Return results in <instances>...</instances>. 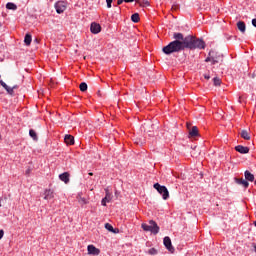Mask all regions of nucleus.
Here are the masks:
<instances>
[{
    "mask_svg": "<svg viewBox=\"0 0 256 256\" xmlns=\"http://www.w3.org/2000/svg\"><path fill=\"white\" fill-rule=\"evenodd\" d=\"M0 27H1V23H0Z\"/></svg>",
    "mask_w": 256,
    "mask_h": 256,
    "instance_id": "obj_43",
    "label": "nucleus"
},
{
    "mask_svg": "<svg viewBox=\"0 0 256 256\" xmlns=\"http://www.w3.org/2000/svg\"><path fill=\"white\" fill-rule=\"evenodd\" d=\"M235 151H237L238 153H241V155H247V153H249V147L238 145L235 147Z\"/></svg>",
    "mask_w": 256,
    "mask_h": 256,
    "instance_id": "obj_11",
    "label": "nucleus"
},
{
    "mask_svg": "<svg viewBox=\"0 0 256 256\" xmlns=\"http://www.w3.org/2000/svg\"><path fill=\"white\" fill-rule=\"evenodd\" d=\"M244 177L247 182L250 181L251 183H253V181H255V175H253L251 172H249V170H246L244 172Z\"/></svg>",
    "mask_w": 256,
    "mask_h": 256,
    "instance_id": "obj_13",
    "label": "nucleus"
},
{
    "mask_svg": "<svg viewBox=\"0 0 256 256\" xmlns=\"http://www.w3.org/2000/svg\"><path fill=\"white\" fill-rule=\"evenodd\" d=\"M87 251H88V255H99V253H101V250H99L94 245H88Z\"/></svg>",
    "mask_w": 256,
    "mask_h": 256,
    "instance_id": "obj_10",
    "label": "nucleus"
},
{
    "mask_svg": "<svg viewBox=\"0 0 256 256\" xmlns=\"http://www.w3.org/2000/svg\"><path fill=\"white\" fill-rule=\"evenodd\" d=\"M141 227L143 231H146L147 233H152V235H157L160 231L159 225H157V222L154 220H149L147 223H142Z\"/></svg>",
    "mask_w": 256,
    "mask_h": 256,
    "instance_id": "obj_3",
    "label": "nucleus"
},
{
    "mask_svg": "<svg viewBox=\"0 0 256 256\" xmlns=\"http://www.w3.org/2000/svg\"><path fill=\"white\" fill-rule=\"evenodd\" d=\"M6 9H8L9 11H17V5L13 2H8L6 4Z\"/></svg>",
    "mask_w": 256,
    "mask_h": 256,
    "instance_id": "obj_20",
    "label": "nucleus"
},
{
    "mask_svg": "<svg viewBox=\"0 0 256 256\" xmlns=\"http://www.w3.org/2000/svg\"><path fill=\"white\" fill-rule=\"evenodd\" d=\"M210 55L212 56V65H217V63H223V54L211 50Z\"/></svg>",
    "mask_w": 256,
    "mask_h": 256,
    "instance_id": "obj_5",
    "label": "nucleus"
},
{
    "mask_svg": "<svg viewBox=\"0 0 256 256\" xmlns=\"http://www.w3.org/2000/svg\"><path fill=\"white\" fill-rule=\"evenodd\" d=\"M139 13H134V14H132V16H131V21L133 22V23H139Z\"/></svg>",
    "mask_w": 256,
    "mask_h": 256,
    "instance_id": "obj_23",
    "label": "nucleus"
},
{
    "mask_svg": "<svg viewBox=\"0 0 256 256\" xmlns=\"http://www.w3.org/2000/svg\"><path fill=\"white\" fill-rule=\"evenodd\" d=\"M59 179L63 181L64 183H69V174L68 172H64L59 175Z\"/></svg>",
    "mask_w": 256,
    "mask_h": 256,
    "instance_id": "obj_18",
    "label": "nucleus"
},
{
    "mask_svg": "<svg viewBox=\"0 0 256 256\" xmlns=\"http://www.w3.org/2000/svg\"><path fill=\"white\" fill-rule=\"evenodd\" d=\"M105 229H107V231H110V233H119V231L115 230V228H113V225L109 223L105 224Z\"/></svg>",
    "mask_w": 256,
    "mask_h": 256,
    "instance_id": "obj_21",
    "label": "nucleus"
},
{
    "mask_svg": "<svg viewBox=\"0 0 256 256\" xmlns=\"http://www.w3.org/2000/svg\"><path fill=\"white\" fill-rule=\"evenodd\" d=\"M106 3H107V8L111 9L112 4H113V0H106Z\"/></svg>",
    "mask_w": 256,
    "mask_h": 256,
    "instance_id": "obj_31",
    "label": "nucleus"
},
{
    "mask_svg": "<svg viewBox=\"0 0 256 256\" xmlns=\"http://www.w3.org/2000/svg\"><path fill=\"white\" fill-rule=\"evenodd\" d=\"M123 3H125V0H117V5H122Z\"/></svg>",
    "mask_w": 256,
    "mask_h": 256,
    "instance_id": "obj_33",
    "label": "nucleus"
},
{
    "mask_svg": "<svg viewBox=\"0 0 256 256\" xmlns=\"http://www.w3.org/2000/svg\"><path fill=\"white\" fill-rule=\"evenodd\" d=\"M0 85H1L4 89H7V87H8L7 83L3 82V80H0Z\"/></svg>",
    "mask_w": 256,
    "mask_h": 256,
    "instance_id": "obj_32",
    "label": "nucleus"
},
{
    "mask_svg": "<svg viewBox=\"0 0 256 256\" xmlns=\"http://www.w3.org/2000/svg\"><path fill=\"white\" fill-rule=\"evenodd\" d=\"M185 49H190L191 51L195 49H205V41L203 39L196 38L193 35H188L186 41L184 42Z\"/></svg>",
    "mask_w": 256,
    "mask_h": 256,
    "instance_id": "obj_2",
    "label": "nucleus"
},
{
    "mask_svg": "<svg viewBox=\"0 0 256 256\" xmlns=\"http://www.w3.org/2000/svg\"><path fill=\"white\" fill-rule=\"evenodd\" d=\"M135 0H124V3H133Z\"/></svg>",
    "mask_w": 256,
    "mask_h": 256,
    "instance_id": "obj_37",
    "label": "nucleus"
},
{
    "mask_svg": "<svg viewBox=\"0 0 256 256\" xmlns=\"http://www.w3.org/2000/svg\"><path fill=\"white\" fill-rule=\"evenodd\" d=\"M157 253H159V251H157L155 248H150L148 250V255H157Z\"/></svg>",
    "mask_w": 256,
    "mask_h": 256,
    "instance_id": "obj_28",
    "label": "nucleus"
},
{
    "mask_svg": "<svg viewBox=\"0 0 256 256\" xmlns=\"http://www.w3.org/2000/svg\"><path fill=\"white\" fill-rule=\"evenodd\" d=\"M78 203H80V205H87L88 201L86 198L80 197Z\"/></svg>",
    "mask_w": 256,
    "mask_h": 256,
    "instance_id": "obj_27",
    "label": "nucleus"
},
{
    "mask_svg": "<svg viewBox=\"0 0 256 256\" xmlns=\"http://www.w3.org/2000/svg\"><path fill=\"white\" fill-rule=\"evenodd\" d=\"M87 88H88V86H87V83H85V82H82L79 86L80 91H82L83 93H85V91H87Z\"/></svg>",
    "mask_w": 256,
    "mask_h": 256,
    "instance_id": "obj_25",
    "label": "nucleus"
},
{
    "mask_svg": "<svg viewBox=\"0 0 256 256\" xmlns=\"http://www.w3.org/2000/svg\"><path fill=\"white\" fill-rule=\"evenodd\" d=\"M190 137H197L199 135V129L197 126H193L192 129L189 131Z\"/></svg>",
    "mask_w": 256,
    "mask_h": 256,
    "instance_id": "obj_16",
    "label": "nucleus"
},
{
    "mask_svg": "<svg viewBox=\"0 0 256 256\" xmlns=\"http://www.w3.org/2000/svg\"><path fill=\"white\" fill-rule=\"evenodd\" d=\"M4 89H5V91H7V93H8L9 95H13V93H15V91H13V88H12V87L7 86V88H4Z\"/></svg>",
    "mask_w": 256,
    "mask_h": 256,
    "instance_id": "obj_29",
    "label": "nucleus"
},
{
    "mask_svg": "<svg viewBox=\"0 0 256 256\" xmlns=\"http://www.w3.org/2000/svg\"><path fill=\"white\" fill-rule=\"evenodd\" d=\"M173 39L175 40L162 48L164 55H172V53L185 51V41H187V36L185 37L181 32H175L173 34Z\"/></svg>",
    "mask_w": 256,
    "mask_h": 256,
    "instance_id": "obj_1",
    "label": "nucleus"
},
{
    "mask_svg": "<svg viewBox=\"0 0 256 256\" xmlns=\"http://www.w3.org/2000/svg\"><path fill=\"white\" fill-rule=\"evenodd\" d=\"M54 7L56 9V13H58V15H61V13H64L65 10L67 9V2L58 1L55 3Z\"/></svg>",
    "mask_w": 256,
    "mask_h": 256,
    "instance_id": "obj_6",
    "label": "nucleus"
},
{
    "mask_svg": "<svg viewBox=\"0 0 256 256\" xmlns=\"http://www.w3.org/2000/svg\"><path fill=\"white\" fill-rule=\"evenodd\" d=\"M254 184L256 185V180L254 181Z\"/></svg>",
    "mask_w": 256,
    "mask_h": 256,
    "instance_id": "obj_42",
    "label": "nucleus"
},
{
    "mask_svg": "<svg viewBox=\"0 0 256 256\" xmlns=\"http://www.w3.org/2000/svg\"><path fill=\"white\" fill-rule=\"evenodd\" d=\"M90 31L93 33V35H97L98 33H101V25L96 22H92L90 25Z\"/></svg>",
    "mask_w": 256,
    "mask_h": 256,
    "instance_id": "obj_9",
    "label": "nucleus"
},
{
    "mask_svg": "<svg viewBox=\"0 0 256 256\" xmlns=\"http://www.w3.org/2000/svg\"><path fill=\"white\" fill-rule=\"evenodd\" d=\"M153 187L154 189H156V191H158L159 195H162V199L164 201H167V199H169V190L167 189V186L155 183Z\"/></svg>",
    "mask_w": 256,
    "mask_h": 256,
    "instance_id": "obj_4",
    "label": "nucleus"
},
{
    "mask_svg": "<svg viewBox=\"0 0 256 256\" xmlns=\"http://www.w3.org/2000/svg\"><path fill=\"white\" fill-rule=\"evenodd\" d=\"M213 83L215 87H219V85H221V79H219V77H215L213 78Z\"/></svg>",
    "mask_w": 256,
    "mask_h": 256,
    "instance_id": "obj_26",
    "label": "nucleus"
},
{
    "mask_svg": "<svg viewBox=\"0 0 256 256\" xmlns=\"http://www.w3.org/2000/svg\"><path fill=\"white\" fill-rule=\"evenodd\" d=\"M163 243H164V247H166V249L170 251V253L175 252V247H173V243L171 242V238L169 236L164 237Z\"/></svg>",
    "mask_w": 256,
    "mask_h": 256,
    "instance_id": "obj_8",
    "label": "nucleus"
},
{
    "mask_svg": "<svg viewBox=\"0 0 256 256\" xmlns=\"http://www.w3.org/2000/svg\"><path fill=\"white\" fill-rule=\"evenodd\" d=\"M235 183H237V185H242V187H244V189H247L249 187V182H247L246 179L243 178H234Z\"/></svg>",
    "mask_w": 256,
    "mask_h": 256,
    "instance_id": "obj_12",
    "label": "nucleus"
},
{
    "mask_svg": "<svg viewBox=\"0 0 256 256\" xmlns=\"http://www.w3.org/2000/svg\"><path fill=\"white\" fill-rule=\"evenodd\" d=\"M3 235H5V232L3 230H0V240L3 239Z\"/></svg>",
    "mask_w": 256,
    "mask_h": 256,
    "instance_id": "obj_34",
    "label": "nucleus"
},
{
    "mask_svg": "<svg viewBox=\"0 0 256 256\" xmlns=\"http://www.w3.org/2000/svg\"><path fill=\"white\" fill-rule=\"evenodd\" d=\"M31 173V169L26 170V175H29Z\"/></svg>",
    "mask_w": 256,
    "mask_h": 256,
    "instance_id": "obj_39",
    "label": "nucleus"
},
{
    "mask_svg": "<svg viewBox=\"0 0 256 256\" xmlns=\"http://www.w3.org/2000/svg\"><path fill=\"white\" fill-rule=\"evenodd\" d=\"M237 27H238L239 31H241V33H245V31L247 29V26L245 25V22H243V21H239L237 23Z\"/></svg>",
    "mask_w": 256,
    "mask_h": 256,
    "instance_id": "obj_19",
    "label": "nucleus"
},
{
    "mask_svg": "<svg viewBox=\"0 0 256 256\" xmlns=\"http://www.w3.org/2000/svg\"><path fill=\"white\" fill-rule=\"evenodd\" d=\"M29 135H30V137L34 140V141H37V132H35V130H33V129H30L29 130Z\"/></svg>",
    "mask_w": 256,
    "mask_h": 256,
    "instance_id": "obj_24",
    "label": "nucleus"
},
{
    "mask_svg": "<svg viewBox=\"0 0 256 256\" xmlns=\"http://www.w3.org/2000/svg\"><path fill=\"white\" fill-rule=\"evenodd\" d=\"M204 78L209 80V79H211V76L209 74H204Z\"/></svg>",
    "mask_w": 256,
    "mask_h": 256,
    "instance_id": "obj_35",
    "label": "nucleus"
},
{
    "mask_svg": "<svg viewBox=\"0 0 256 256\" xmlns=\"http://www.w3.org/2000/svg\"><path fill=\"white\" fill-rule=\"evenodd\" d=\"M12 89H13V91H15V89H19V86H18V85H14V86L12 87Z\"/></svg>",
    "mask_w": 256,
    "mask_h": 256,
    "instance_id": "obj_38",
    "label": "nucleus"
},
{
    "mask_svg": "<svg viewBox=\"0 0 256 256\" xmlns=\"http://www.w3.org/2000/svg\"><path fill=\"white\" fill-rule=\"evenodd\" d=\"M240 136L242 137V139H245L246 141H249L251 139V135L247 130H242Z\"/></svg>",
    "mask_w": 256,
    "mask_h": 256,
    "instance_id": "obj_17",
    "label": "nucleus"
},
{
    "mask_svg": "<svg viewBox=\"0 0 256 256\" xmlns=\"http://www.w3.org/2000/svg\"><path fill=\"white\" fill-rule=\"evenodd\" d=\"M111 199H113V194L109 192V188H105V197L102 199L101 205L107 207V203H110Z\"/></svg>",
    "mask_w": 256,
    "mask_h": 256,
    "instance_id": "obj_7",
    "label": "nucleus"
},
{
    "mask_svg": "<svg viewBox=\"0 0 256 256\" xmlns=\"http://www.w3.org/2000/svg\"><path fill=\"white\" fill-rule=\"evenodd\" d=\"M252 25L253 27H256V18L252 19Z\"/></svg>",
    "mask_w": 256,
    "mask_h": 256,
    "instance_id": "obj_36",
    "label": "nucleus"
},
{
    "mask_svg": "<svg viewBox=\"0 0 256 256\" xmlns=\"http://www.w3.org/2000/svg\"><path fill=\"white\" fill-rule=\"evenodd\" d=\"M64 141H65L66 145H74L75 144V138L69 134L65 135Z\"/></svg>",
    "mask_w": 256,
    "mask_h": 256,
    "instance_id": "obj_14",
    "label": "nucleus"
},
{
    "mask_svg": "<svg viewBox=\"0 0 256 256\" xmlns=\"http://www.w3.org/2000/svg\"><path fill=\"white\" fill-rule=\"evenodd\" d=\"M254 251H255V253H256V244L254 245Z\"/></svg>",
    "mask_w": 256,
    "mask_h": 256,
    "instance_id": "obj_40",
    "label": "nucleus"
},
{
    "mask_svg": "<svg viewBox=\"0 0 256 256\" xmlns=\"http://www.w3.org/2000/svg\"><path fill=\"white\" fill-rule=\"evenodd\" d=\"M31 41H33L31 34H26L24 37V43L25 45H31Z\"/></svg>",
    "mask_w": 256,
    "mask_h": 256,
    "instance_id": "obj_22",
    "label": "nucleus"
},
{
    "mask_svg": "<svg viewBox=\"0 0 256 256\" xmlns=\"http://www.w3.org/2000/svg\"><path fill=\"white\" fill-rule=\"evenodd\" d=\"M205 62L206 63H209V62L213 63V56L210 55V52L208 53V57L205 59Z\"/></svg>",
    "mask_w": 256,
    "mask_h": 256,
    "instance_id": "obj_30",
    "label": "nucleus"
},
{
    "mask_svg": "<svg viewBox=\"0 0 256 256\" xmlns=\"http://www.w3.org/2000/svg\"><path fill=\"white\" fill-rule=\"evenodd\" d=\"M53 197H54V195H53V192H52L51 189H46V190L44 191V199H45L46 201H50V199H53Z\"/></svg>",
    "mask_w": 256,
    "mask_h": 256,
    "instance_id": "obj_15",
    "label": "nucleus"
},
{
    "mask_svg": "<svg viewBox=\"0 0 256 256\" xmlns=\"http://www.w3.org/2000/svg\"><path fill=\"white\" fill-rule=\"evenodd\" d=\"M89 175H93V173H89Z\"/></svg>",
    "mask_w": 256,
    "mask_h": 256,
    "instance_id": "obj_41",
    "label": "nucleus"
}]
</instances>
